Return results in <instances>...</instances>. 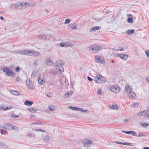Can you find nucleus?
<instances>
[{
	"label": "nucleus",
	"mask_w": 149,
	"mask_h": 149,
	"mask_svg": "<svg viewBox=\"0 0 149 149\" xmlns=\"http://www.w3.org/2000/svg\"><path fill=\"white\" fill-rule=\"evenodd\" d=\"M121 58L124 60H126L128 57L127 55L125 54H121Z\"/></svg>",
	"instance_id": "obj_24"
},
{
	"label": "nucleus",
	"mask_w": 149,
	"mask_h": 149,
	"mask_svg": "<svg viewBox=\"0 0 149 149\" xmlns=\"http://www.w3.org/2000/svg\"><path fill=\"white\" fill-rule=\"evenodd\" d=\"M3 71L6 72V74L8 76H14L15 74L13 71L8 68H4Z\"/></svg>",
	"instance_id": "obj_5"
},
{
	"label": "nucleus",
	"mask_w": 149,
	"mask_h": 149,
	"mask_svg": "<svg viewBox=\"0 0 149 149\" xmlns=\"http://www.w3.org/2000/svg\"><path fill=\"white\" fill-rule=\"evenodd\" d=\"M135 136L137 137H140L141 136L145 137L146 136V135H144L142 133L139 132H137V134H136Z\"/></svg>",
	"instance_id": "obj_22"
},
{
	"label": "nucleus",
	"mask_w": 149,
	"mask_h": 149,
	"mask_svg": "<svg viewBox=\"0 0 149 149\" xmlns=\"http://www.w3.org/2000/svg\"><path fill=\"white\" fill-rule=\"evenodd\" d=\"M132 88L131 86L127 84L125 86V90L127 93H130L132 92Z\"/></svg>",
	"instance_id": "obj_13"
},
{
	"label": "nucleus",
	"mask_w": 149,
	"mask_h": 149,
	"mask_svg": "<svg viewBox=\"0 0 149 149\" xmlns=\"http://www.w3.org/2000/svg\"><path fill=\"white\" fill-rule=\"evenodd\" d=\"M146 80L148 82H149V76H148L146 77Z\"/></svg>",
	"instance_id": "obj_52"
},
{
	"label": "nucleus",
	"mask_w": 149,
	"mask_h": 149,
	"mask_svg": "<svg viewBox=\"0 0 149 149\" xmlns=\"http://www.w3.org/2000/svg\"><path fill=\"white\" fill-rule=\"evenodd\" d=\"M72 93V91H70L67 92L65 93L63 96L64 98L68 97L70 96Z\"/></svg>",
	"instance_id": "obj_16"
},
{
	"label": "nucleus",
	"mask_w": 149,
	"mask_h": 149,
	"mask_svg": "<svg viewBox=\"0 0 149 149\" xmlns=\"http://www.w3.org/2000/svg\"><path fill=\"white\" fill-rule=\"evenodd\" d=\"M102 91L100 89H98L97 91V93L98 94L101 95L102 94Z\"/></svg>",
	"instance_id": "obj_40"
},
{
	"label": "nucleus",
	"mask_w": 149,
	"mask_h": 149,
	"mask_svg": "<svg viewBox=\"0 0 149 149\" xmlns=\"http://www.w3.org/2000/svg\"><path fill=\"white\" fill-rule=\"evenodd\" d=\"M39 36L41 37V38L42 40H45L47 39V38L45 36L40 35Z\"/></svg>",
	"instance_id": "obj_35"
},
{
	"label": "nucleus",
	"mask_w": 149,
	"mask_h": 149,
	"mask_svg": "<svg viewBox=\"0 0 149 149\" xmlns=\"http://www.w3.org/2000/svg\"><path fill=\"white\" fill-rule=\"evenodd\" d=\"M64 63L63 61L60 60L56 63V66L55 70L56 72L61 73L64 71L63 66Z\"/></svg>",
	"instance_id": "obj_1"
},
{
	"label": "nucleus",
	"mask_w": 149,
	"mask_h": 149,
	"mask_svg": "<svg viewBox=\"0 0 149 149\" xmlns=\"http://www.w3.org/2000/svg\"><path fill=\"white\" fill-rule=\"evenodd\" d=\"M121 56H122L121 54H117L116 56V57H120L121 58Z\"/></svg>",
	"instance_id": "obj_47"
},
{
	"label": "nucleus",
	"mask_w": 149,
	"mask_h": 149,
	"mask_svg": "<svg viewBox=\"0 0 149 149\" xmlns=\"http://www.w3.org/2000/svg\"><path fill=\"white\" fill-rule=\"evenodd\" d=\"M4 128L6 129L11 130L15 129L16 131H18L19 128L16 126H14L13 125L8 123H7L4 124Z\"/></svg>",
	"instance_id": "obj_4"
},
{
	"label": "nucleus",
	"mask_w": 149,
	"mask_h": 149,
	"mask_svg": "<svg viewBox=\"0 0 149 149\" xmlns=\"http://www.w3.org/2000/svg\"><path fill=\"white\" fill-rule=\"evenodd\" d=\"M101 28V26H96L94 27L93 28H92L90 30V32H93L94 31L98 30L99 29H100Z\"/></svg>",
	"instance_id": "obj_18"
},
{
	"label": "nucleus",
	"mask_w": 149,
	"mask_h": 149,
	"mask_svg": "<svg viewBox=\"0 0 149 149\" xmlns=\"http://www.w3.org/2000/svg\"><path fill=\"white\" fill-rule=\"evenodd\" d=\"M101 49V47L99 45H94L90 46L89 50L91 52L96 53L99 51Z\"/></svg>",
	"instance_id": "obj_3"
},
{
	"label": "nucleus",
	"mask_w": 149,
	"mask_h": 149,
	"mask_svg": "<svg viewBox=\"0 0 149 149\" xmlns=\"http://www.w3.org/2000/svg\"><path fill=\"white\" fill-rule=\"evenodd\" d=\"M82 143L84 146L87 147L90 146L92 145V143L89 140L85 139L83 140L82 141Z\"/></svg>",
	"instance_id": "obj_9"
},
{
	"label": "nucleus",
	"mask_w": 149,
	"mask_h": 149,
	"mask_svg": "<svg viewBox=\"0 0 149 149\" xmlns=\"http://www.w3.org/2000/svg\"><path fill=\"white\" fill-rule=\"evenodd\" d=\"M38 82L41 85H42L43 83L42 79L39 78L38 79Z\"/></svg>",
	"instance_id": "obj_31"
},
{
	"label": "nucleus",
	"mask_w": 149,
	"mask_h": 149,
	"mask_svg": "<svg viewBox=\"0 0 149 149\" xmlns=\"http://www.w3.org/2000/svg\"><path fill=\"white\" fill-rule=\"evenodd\" d=\"M54 85L52 82H49V84L48 85V87L49 89H51L53 88L54 87Z\"/></svg>",
	"instance_id": "obj_26"
},
{
	"label": "nucleus",
	"mask_w": 149,
	"mask_h": 149,
	"mask_svg": "<svg viewBox=\"0 0 149 149\" xmlns=\"http://www.w3.org/2000/svg\"><path fill=\"white\" fill-rule=\"evenodd\" d=\"M19 116V115H16L15 114H13L11 115V117L13 118H17Z\"/></svg>",
	"instance_id": "obj_38"
},
{
	"label": "nucleus",
	"mask_w": 149,
	"mask_h": 149,
	"mask_svg": "<svg viewBox=\"0 0 149 149\" xmlns=\"http://www.w3.org/2000/svg\"><path fill=\"white\" fill-rule=\"evenodd\" d=\"M95 60L97 63H100L102 64H104L105 63L104 58L102 57H100L98 55L95 56Z\"/></svg>",
	"instance_id": "obj_6"
},
{
	"label": "nucleus",
	"mask_w": 149,
	"mask_h": 149,
	"mask_svg": "<svg viewBox=\"0 0 149 149\" xmlns=\"http://www.w3.org/2000/svg\"><path fill=\"white\" fill-rule=\"evenodd\" d=\"M143 127H146L148 125H149V124H147L146 123H141L140 124Z\"/></svg>",
	"instance_id": "obj_39"
},
{
	"label": "nucleus",
	"mask_w": 149,
	"mask_h": 149,
	"mask_svg": "<svg viewBox=\"0 0 149 149\" xmlns=\"http://www.w3.org/2000/svg\"><path fill=\"white\" fill-rule=\"evenodd\" d=\"M48 109L50 111H54L55 108L54 106L52 105H50L48 107Z\"/></svg>",
	"instance_id": "obj_20"
},
{
	"label": "nucleus",
	"mask_w": 149,
	"mask_h": 149,
	"mask_svg": "<svg viewBox=\"0 0 149 149\" xmlns=\"http://www.w3.org/2000/svg\"><path fill=\"white\" fill-rule=\"evenodd\" d=\"M3 129H1L0 130V133L2 134H5L6 132V129L4 128V127L3 128Z\"/></svg>",
	"instance_id": "obj_27"
},
{
	"label": "nucleus",
	"mask_w": 149,
	"mask_h": 149,
	"mask_svg": "<svg viewBox=\"0 0 149 149\" xmlns=\"http://www.w3.org/2000/svg\"><path fill=\"white\" fill-rule=\"evenodd\" d=\"M77 110L84 112H87L88 111V110L86 109L85 110H84L83 108H78V109H77Z\"/></svg>",
	"instance_id": "obj_30"
},
{
	"label": "nucleus",
	"mask_w": 149,
	"mask_h": 149,
	"mask_svg": "<svg viewBox=\"0 0 149 149\" xmlns=\"http://www.w3.org/2000/svg\"><path fill=\"white\" fill-rule=\"evenodd\" d=\"M30 51L28 50H25L22 51H17V53L18 54H21L25 55H28L29 54V53H31Z\"/></svg>",
	"instance_id": "obj_14"
},
{
	"label": "nucleus",
	"mask_w": 149,
	"mask_h": 149,
	"mask_svg": "<svg viewBox=\"0 0 149 149\" xmlns=\"http://www.w3.org/2000/svg\"><path fill=\"white\" fill-rule=\"evenodd\" d=\"M110 108L111 109L118 110V108L116 105H112L110 107Z\"/></svg>",
	"instance_id": "obj_25"
},
{
	"label": "nucleus",
	"mask_w": 149,
	"mask_h": 149,
	"mask_svg": "<svg viewBox=\"0 0 149 149\" xmlns=\"http://www.w3.org/2000/svg\"><path fill=\"white\" fill-rule=\"evenodd\" d=\"M70 21V19H67L65 20V21L64 23L65 24H69Z\"/></svg>",
	"instance_id": "obj_34"
},
{
	"label": "nucleus",
	"mask_w": 149,
	"mask_h": 149,
	"mask_svg": "<svg viewBox=\"0 0 149 149\" xmlns=\"http://www.w3.org/2000/svg\"><path fill=\"white\" fill-rule=\"evenodd\" d=\"M49 135H47L45 136V139L46 140H48L49 139Z\"/></svg>",
	"instance_id": "obj_45"
},
{
	"label": "nucleus",
	"mask_w": 149,
	"mask_h": 149,
	"mask_svg": "<svg viewBox=\"0 0 149 149\" xmlns=\"http://www.w3.org/2000/svg\"><path fill=\"white\" fill-rule=\"evenodd\" d=\"M33 102L32 101H30L28 100L25 101L24 102V104L26 105L30 106H31Z\"/></svg>",
	"instance_id": "obj_19"
},
{
	"label": "nucleus",
	"mask_w": 149,
	"mask_h": 149,
	"mask_svg": "<svg viewBox=\"0 0 149 149\" xmlns=\"http://www.w3.org/2000/svg\"><path fill=\"white\" fill-rule=\"evenodd\" d=\"M0 18L2 20H3V18L2 16L0 17Z\"/></svg>",
	"instance_id": "obj_59"
},
{
	"label": "nucleus",
	"mask_w": 149,
	"mask_h": 149,
	"mask_svg": "<svg viewBox=\"0 0 149 149\" xmlns=\"http://www.w3.org/2000/svg\"><path fill=\"white\" fill-rule=\"evenodd\" d=\"M46 12H48V10H45Z\"/></svg>",
	"instance_id": "obj_64"
},
{
	"label": "nucleus",
	"mask_w": 149,
	"mask_h": 149,
	"mask_svg": "<svg viewBox=\"0 0 149 149\" xmlns=\"http://www.w3.org/2000/svg\"><path fill=\"white\" fill-rule=\"evenodd\" d=\"M138 105V103H135L134 104H132L131 107L133 106L134 108H136L137 107Z\"/></svg>",
	"instance_id": "obj_37"
},
{
	"label": "nucleus",
	"mask_w": 149,
	"mask_h": 149,
	"mask_svg": "<svg viewBox=\"0 0 149 149\" xmlns=\"http://www.w3.org/2000/svg\"><path fill=\"white\" fill-rule=\"evenodd\" d=\"M68 108H70V109L74 111L77 110V109H78V107H73L71 106H69Z\"/></svg>",
	"instance_id": "obj_33"
},
{
	"label": "nucleus",
	"mask_w": 149,
	"mask_h": 149,
	"mask_svg": "<svg viewBox=\"0 0 149 149\" xmlns=\"http://www.w3.org/2000/svg\"><path fill=\"white\" fill-rule=\"evenodd\" d=\"M24 3H20L18 4V6H21V8L22 7L24 6Z\"/></svg>",
	"instance_id": "obj_49"
},
{
	"label": "nucleus",
	"mask_w": 149,
	"mask_h": 149,
	"mask_svg": "<svg viewBox=\"0 0 149 149\" xmlns=\"http://www.w3.org/2000/svg\"><path fill=\"white\" fill-rule=\"evenodd\" d=\"M73 46V44L72 43L67 41L63 43H61L60 44V46L61 47H71Z\"/></svg>",
	"instance_id": "obj_8"
},
{
	"label": "nucleus",
	"mask_w": 149,
	"mask_h": 149,
	"mask_svg": "<svg viewBox=\"0 0 149 149\" xmlns=\"http://www.w3.org/2000/svg\"><path fill=\"white\" fill-rule=\"evenodd\" d=\"M127 22L130 23H132L133 22V19L130 17H128L127 19Z\"/></svg>",
	"instance_id": "obj_32"
},
{
	"label": "nucleus",
	"mask_w": 149,
	"mask_h": 149,
	"mask_svg": "<svg viewBox=\"0 0 149 149\" xmlns=\"http://www.w3.org/2000/svg\"><path fill=\"white\" fill-rule=\"evenodd\" d=\"M128 120L127 119H125L124 120V122L125 123H127L128 122Z\"/></svg>",
	"instance_id": "obj_57"
},
{
	"label": "nucleus",
	"mask_w": 149,
	"mask_h": 149,
	"mask_svg": "<svg viewBox=\"0 0 149 149\" xmlns=\"http://www.w3.org/2000/svg\"><path fill=\"white\" fill-rule=\"evenodd\" d=\"M143 149H149V147H145L143 148Z\"/></svg>",
	"instance_id": "obj_60"
},
{
	"label": "nucleus",
	"mask_w": 149,
	"mask_h": 149,
	"mask_svg": "<svg viewBox=\"0 0 149 149\" xmlns=\"http://www.w3.org/2000/svg\"><path fill=\"white\" fill-rule=\"evenodd\" d=\"M20 68L19 67H18L16 69V71L17 72H19L20 71Z\"/></svg>",
	"instance_id": "obj_48"
},
{
	"label": "nucleus",
	"mask_w": 149,
	"mask_h": 149,
	"mask_svg": "<svg viewBox=\"0 0 149 149\" xmlns=\"http://www.w3.org/2000/svg\"><path fill=\"white\" fill-rule=\"evenodd\" d=\"M35 123H32V125H36L35 124Z\"/></svg>",
	"instance_id": "obj_62"
},
{
	"label": "nucleus",
	"mask_w": 149,
	"mask_h": 149,
	"mask_svg": "<svg viewBox=\"0 0 149 149\" xmlns=\"http://www.w3.org/2000/svg\"><path fill=\"white\" fill-rule=\"evenodd\" d=\"M121 144H123L124 145L129 146H132V144L129 143H122Z\"/></svg>",
	"instance_id": "obj_36"
},
{
	"label": "nucleus",
	"mask_w": 149,
	"mask_h": 149,
	"mask_svg": "<svg viewBox=\"0 0 149 149\" xmlns=\"http://www.w3.org/2000/svg\"><path fill=\"white\" fill-rule=\"evenodd\" d=\"M130 134H131L133 136H135V135H136L135 134H137V133L133 131H130Z\"/></svg>",
	"instance_id": "obj_41"
},
{
	"label": "nucleus",
	"mask_w": 149,
	"mask_h": 149,
	"mask_svg": "<svg viewBox=\"0 0 149 149\" xmlns=\"http://www.w3.org/2000/svg\"><path fill=\"white\" fill-rule=\"evenodd\" d=\"M124 50V49L123 48L120 49H118L117 50V51L120 50V51H123Z\"/></svg>",
	"instance_id": "obj_56"
},
{
	"label": "nucleus",
	"mask_w": 149,
	"mask_h": 149,
	"mask_svg": "<svg viewBox=\"0 0 149 149\" xmlns=\"http://www.w3.org/2000/svg\"><path fill=\"white\" fill-rule=\"evenodd\" d=\"M148 111H143L139 112L137 114L138 116H146L147 117L148 116Z\"/></svg>",
	"instance_id": "obj_11"
},
{
	"label": "nucleus",
	"mask_w": 149,
	"mask_h": 149,
	"mask_svg": "<svg viewBox=\"0 0 149 149\" xmlns=\"http://www.w3.org/2000/svg\"><path fill=\"white\" fill-rule=\"evenodd\" d=\"M33 65H34L35 66H36L38 65V63H36V62H34L33 63Z\"/></svg>",
	"instance_id": "obj_53"
},
{
	"label": "nucleus",
	"mask_w": 149,
	"mask_h": 149,
	"mask_svg": "<svg viewBox=\"0 0 149 149\" xmlns=\"http://www.w3.org/2000/svg\"><path fill=\"white\" fill-rule=\"evenodd\" d=\"M16 81L17 82H19L21 80L20 77H18L16 79Z\"/></svg>",
	"instance_id": "obj_46"
},
{
	"label": "nucleus",
	"mask_w": 149,
	"mask_h": 149,
	"mask_svg": "<svg viewBox=\"0 0 149 149\" xmlns=\"http://www.w3.org/2000/svg\"><path fill=\"white\" fill-rule=\"evenodd\" d=\"M134 32V29H130L128 30L127 32L126 33L128 35H130L131 34L133 33Z\"/></svg>",
	"instance_id": "obj_28"
},
{
	"label": "nucleus",
	"mask_w": 149,
	"mask_h": 149,
	"mask_svg": "<svg viewBox=\"0 0 149 149\" xmlns=\"http://www.w3.org/2000/svg\"><path fill=\"white\" fill-rule=\"evenodd\" d=\"M145 53L147 57H148L149 56V50H146L145 52Z\"/></svg>",
	"instance_id": "obj_42"
},
{
	"label": "nucleus",
	"mask_w": 149,
	"mask_h": 149,
	"mask_svg": "<svg viewBox=\"0 0 149 149\" xmlns=\"http://www.w3.org/2000/svg\"><path fill=\"white\" fill-rule=\"evenodd\" d=\"M45 63L49 66H51L53 65V62L52 59L50 58H47L45 61Z\"/></svg>",
	"instance_id": "obj_12"
},
{
	"label": "nucleus",
	"mask_w": 149,
	"mask_h": 149,
	"mask_svg": "<svg viewBox=\"0 0 149 149\" xmlns=\"http://www.w3.org/2000/svg\"><path fill=\"white\" fill-rule=\"evenodd\" d=\"M47 96L48 97H51L52 96L50 93L47 94Z\"/></svg>",
	"instance_id": "obj_54"
},
{
	"label": "nucleus",
	"mask_w": 149,
	"mask_h": 149,
	"mask_svg": "<svg viewBox=\"0 0 149 149\" xmlns=\"http://www.w3.org/2000/svg\"><path fill=\"white\" fill-rule=\"evenodd\" d=\"M110 89L113 92L118 93L120 91V88L118 86L115 85L111 86Z\"/></svg>",
	"instance_id": "obj_10"
},
{
	"label": "nucleus",
	"mask_w": 149,
	"mask_h": 149,
	"mask_svg": "<svg viewBox=\"0 0 149 149\" xmlns=\"http://www.w3.org/2000/svg\"><path fill=\"white\" fill-rule=\"evenodd\" d=\"M37 130L38 131H41V132H43V131L42 130H41V129L38 130Z\"/></svg>",
	"instance_id": "obj_61"
},
{
	"label": "nucleus",
	"mask_w": 149,
	"mask_h": 149,
	"mask_svg": "<svg viewBox=\"0 0 149 149\" xmlns=\"http://www.w3.org/2000/svg\"><path fill=\"white\" fill-rule=\"evenodd\" d=\"M26 85L27 87L30 90H33L34 88V86L33 84L30 79H28L26 81Z\"/></svg>",
	"instance_id": "obj_7"
},
{
	"label": "nucleus",
	"mask_w": 149,
	"mask_h": 149,
	"mask_svg": "<svg viewBox=\"0 0 149 149\" xmlns=\"http://www.w3.org/2000/svg\"><path fill=\"white\" fill-rule=\"evenodd\" d=\"M30 52H31L29 53V55L31 56H38L39 55V53L38 52H36L34 51H30Z\"/></svg>",
	"instance_id": "obj_15"
},
{
	"label": "nucleus",
	"mask_w": 149,
	"mask_h": 149,
	"mask_svg": "<svg viewBox=\"0 0 149 149\" xmlns=\"http://www.w3.org/2000/svg\"><path fill=\"white\" fill-rule=\"evenodd\" d=\"M116 143L117 144H121V143H122V142H119V141H116Z\"/></svg>",
	"instance_id": "obj_55"
},
{
	"label": "nucleus",
	"mask_w": 149,
	"mask_h": 149,
	"mask_svg": "<svg viewBox=\"0 0 149 149\" xmlns=\"http://www.w3.org/2000/svg\"><path fill=\"white\" fill-rule=\"evenodd\" d=\"M147 118H149V114H148V116H147Z\"/></svg>",
	"instance_id": "obj_63"
},
{
	"label": "nucleus",
	"mask_w": 149,
	"mask_h": 149,
	"mask_svg": "<svg viewBox=\"0 0 149 149\" xmlns=\"http://www.w3.org/2000/svg\"><path fill=\"white\" fill-rule=\"evenodd\" d=\"M1 109H5V110H7L9 109V108H8V107H7L6 109L5 108L3 107H2L1 108Z\"/></svg>",
	"instance_id": "obj_51"
},
{
	"label": "nucleus",
	"mask_w": 149,
	"mask_h": 149,
	"mask_svg": "<svg viewBox=\"0 0 149 149\" xmlns=\"http://www.w3.org/2000/svg\"><path fill=\"white\" fill-rule=\"evenodd\" d=\"M36 125H40L41 124L40 122H38L36 123H35Z\"/></svg>",
	"instance_id": "obj_58"
},
{
	"label": "nucleus",
	"mask_w": 149,
	"mask_h": 149,
	"mask_svg": "<svg viewBox=\"0 0 149 149\" xmlns=\"http://www.w3.org/2000/svg\"><path fill=\"white\" fill-rule=\"evenodd\" d=\"M10 92L12 94L15 95H18L20 94L19 92L11 90Z\"/></svg>",
	"instance_id": "obj_23"
},
{
	"label": "nucleus",
	"mask_w": 149,
	"mask_h": 149,
	"mask_svg": "<svg viewBox=\"0 0 149 149\" xmlns=\"http://www.w3.org/2000/svg\"><path fill=\"white\" fill-rule=\"evenodd\" d=\"M87 79L91 81H92L93 79L89 77H87Z\"/></svg>",
	"instance_id": "obj_50"
},
{
	"label": "nucleus",
	"mask_w": 149,
	"mask_h": 149,
	"mask_svg": "<svg viewBox=\"0 0 149 149\" xmlns=\"http://www.w3.org/2000/svg\"><path fill=\"white\" fill-rule=\"evenodd\" d=\"M129 96L130 98L131 99L135 98L136 97V94L134 92L132 91L129 93Z\"/></svg>",
	"instance_id": "obj_17"
},
{
	"label": "nucleus",
	"mask_w": 149,
	"mask_h": 149,
	"mask_svg": "<svg viewBox=\"0 0 149 149\" xmlns=\"http://www.w3.org/2000/svg\"><path fill=\"white\" fill-rule=\"evenodd\" d=\"M94 80L98 84L103 83L105 82L106 81V79L104 77L102 76L99 74H97L94 77Z\"/></svg>",
	"instance_id": "obj_2"
},
{
	"label": "nucleus",
	"mask_w": 149,
	"mask_h": 149,
	"mask_svg": "<svg viewBox=\"0 0 149 149\" xmlns=\"http://www.w3.org/2000/svg\"><path fill=\"white\" fill-rule=\"evenodd\" d=\"M123 133H125L127 134H130V131H126L124 130L122 131Z\"/></svg>",
	"instance_id": "obj_43"
},
{
	"label": "nucleus",
	"mask_w": 149,
	"mask_h": 149,
	"mask_svg": "<svg viewBox=\"0 0 149 149\" xmlns=\"http://www.w3.org/2000/svg\"><path fill=\"white\" fill-rule=\"evenodd\" d=\"M27 110L30 112L32 113H34L37 110L33 107H31L27 109Z\"/></svg>",
	"instance_id": "obj_21"
},
{
	"label": "nucleus",
	"mask_w": 149,
	"mask_h": 149,
	"mask_svg": "<svg viewBox=\"0 0 149 149\" xmlns=\"http://www.w3.org/2000/svg\"><path fill=\"white\" fill-rule=\"evenodd\" d=\"M26 136L27 137H32L33 136V135L31 133H29L26 135Z\"/></svg>",
	"instance_id": "obj_44"
},
{
	"label": "nucleus",
	"mask_w": 149,
	"mask_h": 149,
	"mask_svg": "<svg viewBox=\"0 0 149 149\" xmlns=\"http://www.w3.org/2000/svg\"><path fill=\"white\" fill-rule=\"evenodd\" d=\"M70 27L72 29H75L77 28L75 24L70 25Z\"/></svg>",
	"instance_id": "obj_29"
}]
</instances>
